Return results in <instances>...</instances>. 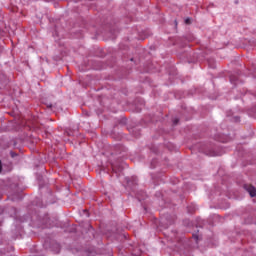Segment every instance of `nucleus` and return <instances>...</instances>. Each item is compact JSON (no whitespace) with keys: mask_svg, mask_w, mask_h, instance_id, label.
<instances>
[{"mask_svg":"<svg viewBox=\"0 0 256 256\" xmlns=\"http://www.w3.org/2000/svg\"><path fill=\"white\" fill-rule=\"evenodd\" d=\"M185 23H186V25H191V19L187 18V19L185 20Z\"/></svg>","mask_w":256,"mask_h":256,"instance_id":"2","label":"nucleus"},{"mask_svg":"<svg viewBox=\"0 0 256 256\" xmlns=\"http://www.w3.org/2000/svg\"><path fill=\"white\" fill-rule=\"evenodd\" d=\"M173 123L174 125H177L179 123V119H174Z\"/></svg>","mask_w":256,"mask_h":256,"instance_id":"3","label":"nucleus"},{"mask_svg":"<svg viewBox=\"0 0 256 256\" xmlns=\"http://www.w3.org/2000/svg\"><path fill=\"white\" fill-rule=\"evenodd\" d=\"M244 189L249 193L250 197H256V188L253 185L246 184Z\"/></svg>","mask_w":256,"mask_h":256,"instance_id":"1","label":"nucleus"}]
</instances>
